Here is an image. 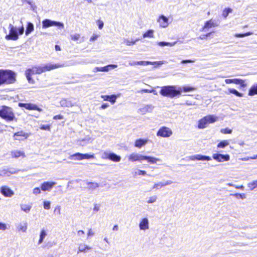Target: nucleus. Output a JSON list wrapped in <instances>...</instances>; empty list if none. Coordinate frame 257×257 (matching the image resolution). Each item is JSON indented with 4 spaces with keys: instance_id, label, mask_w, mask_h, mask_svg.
Instances as JSON below:
<instances>
[{
    "instance_id": "nucleus-1",
    "label": "nucleus",
    "mask_w": 257,
    "mask_h": 257,
    "mask_svg": "<svg viewBox=\"0 0 257 257\" xmlns=\"http://www.w3.org/2000/svg\"><path fill=\"white\" fill-rule=\"evenodd\" d=\"M86 60L81 59L79 61L71 60L69 65H65L64 64H56L48 63L45 65L35 66L33 67L32 69H29L26 71V76L29 83H34V81L31 78L32 74H40L48 71H51L53 69L63 67L67 66H74L76 64H87Z\"/></svg>"
},
{
    "instance_id": "nucleus-2",
    "label": "nucleus",
    "mask_w": 257,
    "mask_h": 257,
    "mask_svg": "<svg viewBox=\"0 0 257 257\" xmlns=\"http://www.w3.org/2000/svg\"><path fill=\"white\" fill-rule=\"evenodd\" d=\"M182 88L176 85H168L161 87L160 93L163 96L174 98L181 94Z\"/></svg>"
},
{
    "instance_id": "nucleus-3",
    "label": "nucleus",
    "mask_w": 257,
    "mask_h": 257,
    "mask_svg": "<svg viewBox=\"0 0 257 257\" xmlns=\"http://www.w3.org/2000/svg\"><path fill=\"white\" fill-rule=\"evenodd\" d=\"M128 160L131 162L136 161H147L151 164H156L158 162H161V160L159 158H155L152 156H147L139 154L137 153H133L129 155L127 157Z\"/></svg>"
},
{
    "instance_id": "nucleus-4",
    "label": "nucleus",
    "mask_w": 257,
    "mask_h": 257,
    "mask_svg": "<svg viewBox=\"0 0 257 257\" xmlns=\"http://www.w3.org/2000/svg\"><path fill=\"white\" fill-rule=\"evenodd\" d=\"M9 34L5 36L7 40L16 41L19 39V35H22L24 32V28L22 26L19 28L12 24L9 25Z\"/></svg>"
},
{
    "instance_id": "nucleus-5",
    "label": "nucleus",
    "mask_w": 257,
    "mask_h": 257,
    "mask_svg": "<svg viewBox=\"0 0 257 257\" xmlns=\"http://www.w3.org/2000/svg\"><path fill=\"white\" fill-rule=\"evenodd\" d=\"M15 74L10 70H0V85L5 83H12L15 81Z\"/></svg>"
},
{
    "instance_id": "nucleus-6",
    "label": "nucleus",
    "mask_w": 257,
    "mask_h": 257,
    "mask_svg": "<svg viewBox=\"0 0 257 257\" xmlns=\"http://www.w3.org/2000/svg\"><path fill=\"white\" fill-rule=\"evenodd\" d=\"M218 120V117L215 115H208L200 119L198 122V128L204 129L210 123H214Z\"/></svg>"
},
{
    "instance_id": "nucleus-7",
    "label": "nucleus",
    "mask_w": 257,
    "mask_h": 257,
    "mask_svg": "<svg viewBox=\"0 0 257 257\" xmlns=\"http://www.w3.org/2000/svg\"><path fill=\"white\" fill-rule=\"evenodd\" d=\"M0 116L9 121L13 120L15 118V115L12 109L5 106L0 107Z\"/></svg>"
},
{
    "instance_id": "nucleus-8",
    "label": "nucleus",
    "mask_w": 257,
    "mask_h": 257,
    "mask_svg": "<svg viewBox=\"0 0 257 257\" xmlns=\"http://www.w3.org/2000/svg\"><path fill=\"white\" fill-rule=\"evenodd\" d=\"M52 26H57L61 28H64V24L59 22L52 21L50 19H45L42 21V28L43 29H46Z\"/></svg>"
},
{
    "instance_id": "nucleus-9",
    "label": "nucleus",
    "mask_w": 257,
    "mask_h": 257,
    "mask_svg": "<svg viewBox=\"0 0 257 257\" xmlns=\"http://www.w3.org/2000/svg\"><path fill=\"white\" fill-rule=\"evenodd\" d=\"M173 134V132L171 128L166 126L161 127L157 133L158 137L163 138H169Z\"/></svg>"
},
{
    "instance_id": "nucleus-10",
    "label": "nucleus",
    "mask_w": 257,
    "mask_h": 257,
    "mask_svg": "<svg viewBox=\"0 0 257 257\" xmlns=\"http://www.w3.org/2000/svg\"><path fill=\"white\" fill-rule=\"evenodd\" d=\"M219 24L216 22V21L213 19H210L207 21H206L204 25V26L202 27L201 30H200L202 32H207L210 29L218 27Z\"/></svg>"
},
{
    "instance_id": "nucleus-11",
    "label": "nucleus",
    "mask_w": 257,
    "mask_h": 257,
    "mask_svg": "<svg viewBox=\"0 0 257 257\" xmlns=\"http://www.w3.org/2000/svg\"><path fill=\"white\" fill-rule=\"evenodd\" d=\"M0 192L6 197H11L14 195V192L7 186H2Z\"/></svg>"
},
{
    "instance_id": "nucleus-12",
    "label": "nucleus",
    "mask_w": 257,
    "mask_h": 257,
    "mask_svg": "<svg viewBox=\"0 0 257 257\" xmlns=\"http://www.w3.org/2000/svg\"><path fill=\"white\" fill-rule=\"evenodd\" d=\"M212 158L218 162L228 161L230 159V156L229 155H222L219 153L213 154Z\"/></svg>"
},
{
    "instance_id": "nucleus-13",
    "label": "nucleus",
    "mask_w": 257,
    "mask_h": 257,
    "mask_svg": "<svg viewBox=\"0 0 257 257\" xmlns=\"http://www.w3.org/2000/svg\"><path fill=\"white\" fill-rule=\"evenodd\" d=\"M56 184L55 182H44L41 185V188L43 191H50Z\"/></svg>"
},
{
    "instance_id": "nucleus-14",
    "label": "nucleus",
    "mask_w": 257,
    "mask_h": 257,
    "mask_svg": "<svg viewBox=\"0 0 257 257\" xmlns=\"http://www.w3.org/2000/svg\"><path fill=\"white\" fill-rule=\"evenodd\" d=\"M19 106L21 107H25L29 110H37L40 112L42 111L41 108H39L36 105L32 103H19Z\"/></svg>"
},
{
    "instance_id": "nucleus-15",
    "label": "nucleus",
    "mask_w": 257,
    "mask_h": 257,
    "mask_svg": "<svg viewBox=\"0 0 257 257\" xmlns=\"http://www.w3.org/2000/svg\"><path fill=\"white\" fill-rule=\"evenodd\" d=\"M168 21L169 20L166 17L161 15L159 17L157 22L159 23L160 27L165 28L169 25Z\"/></svg>"
},
{
    "instance_id": "nucleus-16",
    "label": "nucleus",
    "mask_w": 257,
    "mask_h": 257,
    "mask_svg": "<svg viewBox=\"0 0 257 257\" xmlns=\"http://www.w3.org/2000/svg\"><path fill=\"white\" fill-rule=\"evenodd\" d=\"M60 104L61 107H69L76 105V103H73L71 100L63 98L60 101Z\"/></svg>"
},
{
    "instance_id": "nucleus-17",
    "label": "nucleus",
    "mask_w": 257,
    "mask_h": 257,
    "mask_svg": "<svg viewBox=\"0 0 257 257\" xmlns=\"http://www.w3.org/2000/svg\"><path fill=\"white\" fill-rule=\"evenodd\" d=\"M29 136V134L23 131L16 133L14 135V138L16 140L22 141L26 139Z\"/></svg>"
},
{
    "instance_id": "nucleus-18",
    "label": "nucleus",
    "mask_w": 257,
    "mask_h": 257,
    "mask_svg": "<svg viewBox=\"0 0 257 257\" xmlns=\"http://www.w3.org/2000/svg\"><path fill=\"white\" fill-rule=\"evenodd\" d=\"M189 159L190 160H201V161H210L211 160V158L208 156H203L201 155H195L189 157Z\"/></svg>"
},
{
    "instance_id": "nucleus-19",
    "label": "nucleus",
    "mask_w": 257,
    "mask_h": 257,
    "mask_svg": "<svg viewBox=\"0 0 257 257\" xmlns=\"http://www.w3.org/2000/svg\"><path fill=\"white\" fill-rule=\"evenodd\" d=\"M11 156L13 158L18 159L20 157L24 158L26 157V155L24 152L21 150H14L11 152Z\"/></svg>"
},
{
    "instance_id": "nucleus-20",
    "label": "nucleus",
    "mask_w": 257,
    "mask_h": 257,
    "mask_svg": "<svg viewBox=\"0 0 257 257\" xmlns=\"http://www.w3.org/2000/svg\"><path fill=\"white\" fill-rule=\"evenodd\" d=\"M16 227L18 231L26 232L28 228V224L25 221L21 222L16 224Z\"/></svg>"
},
{
    "instance_id": "nucleus-21",
    "label": "nucleus",
    "mask_w": 257,
    "mask_h": 257,
    "mask_svg": "<svg viewBox=\"0 0 257 257\" xmlns=\"http://www.w3.org/2000/svg\"><path fill=\"white\" fill-rule=\"evenodd\" d=\"M149 220L147 218H143L140 223L139 228L141 230H145L149 229Z\"/></svg>"
},
{
    "instance_id": "nucleus-22",
    "label": "nucleus",
    "mask_w": 257,
    "mask_h": 257,
    "mask_svg": "<svg viewBox=\"0 0 257 257\" xmlns=\"http://www.w3.org/2000/svg\"><path fill=\"white\" fill-rule=\"evenodd\" d=\"M138 65H148L149 64L154 65L157 64L158 65H161L164 64V61H155V62H151V61H140L137 62Z\"/></svg>"
},
{
    "instance_id": "nucleus-23",
    "label": "nucleus",
    "mask_w": 257,
    "mask_h": 257,
    "mask_svg": "<svg viewBox=\"0 0 257 257\" xmlns=\"http://www.w3.org/2000/svg\"><path fill=\"white\" fill-rule=\"evenodd\" d=\"M148 142V139H138L135 142V146L138 148H141V147L145 146Z\"/></svg>"
},
{
    "instance_id": "nucleus-24",
    "label": "nucleus",
    "mask_w": 257,
    "mask_h": 257,
    "mask_svg": "<svg viewBox=\"0 0 257 257\" xmlns=\"http://www.w3.org/2000/svg\"><path fill=\"white\" fill-rule=\"evenodd\" d=\"M91 249V247L85 244L81 243L79 245L78 250L77 253H79L81 252H86L87 250H90Z\"/></svg>"
},
{
    "instance_id": "nucleus-25",
    "label": "nucleus",
    "mask_w": 257,
    "mask_h": 257,
    "mask_svg": "<svg viewBox=\"0 0 257 257\" xmlns=\"http://www.w3.org/2000/svg\"><path fill=\"white\" fill-rule=\"evenodd\" d=\"M117 67V65L110 64L107 66L100 67V71L101 72H108L111 69H114Z\"/></svg>"
},
{
    "instance_id": "nucleus-26",
    "label": "nucleus",
    "mask_w": 257,
    "mask_h": 257,
    "mask_svg": "<svg viewBox=\"0 0 257 257\" xmlns=\"http://www.w3.org/2000/svg\"><path fill=\"white\" fill-rule=\"evenodd\" d=\"M47 234L46 231L44 229L41 230L40 234V238L38 240V244L40 245L43 242V240L45 237L47 236Z\"/></svg>"
},
{
    "instance_id": "nucleus-27",
    "label": "nucleus",
    "mask_w": 257,
    "mask_h": 257,
    "mask_svg": "<svg viewBox=\"0 0 257 257\" xmlns=\"http://www.w3.org/2000/svg\"><path fill=\"white\" fill-rule=\"evenodd\" d=\"M177 43V42H158L157 44L161 47H164V46H169V47H172L174 46Z\"/></svg>"
},
{
    "instance_id": "nucleus-28",
    "label": "nucleus",
    "mask_w": 257,
    "mask_h": 257,
    "mask_svg": "<svg viewBox=\"0 0 257 257\" xmlns=\"http://www.w3.org/2000/svg\"><path fill=\"white\" fill-rule=\"evenodd\" d=\"M69 159L72 160H82V154L80 153H75L73 155H71L69 157Z\"/></svg>"
},
{
    "instance_id": "nucleus-29",
    "label": "nucleus",
    "mask_w": 257,
    "mask_h": 257,
    "mask_svg": "<svg viewBox=\"0 0 257 257\" xmlns=\"http://www.w3.org/2000/svg\"><path fill=\"white\" fill-rule=\"evenodd\" d=\"M109 160L115 162H118L120 161L121 157L113 153H110Z\"/></svg>"
},
{
    "instance_id": "nucleus-30",
    "label": "nucleus",
    "mask_w": 257,
    "mask_h": 257,
    "mask_svg": "<svg viewBox=\"0 0 257 257\" xmlns=\"http://www.w3.org/2000/svg\"><path fill=\"white\" fill-rule=\"evenodd\" d=\"M233 83L239 84L241 87H245L246 86L245 80L240 79H233Z\"/></svg>"
},
{
    "instance_id": "nucleus-31",
    "label": "nucleus",
    "mask_w": 257,
    "mask_h": 257,
    "mask_svg": "<svg viewBox=\"0 0 257 257\" xmlns=\"http://www.w3.org/2000/svg\"><path fill=\"white\" fill-rule=\"evenodd\" d=\"M257 94V84L253 85L249 90L248 95L250 96Z\"/></svg>"
},
{
    "instance_id": "nucleus-32",
    "label": "nucleus",
    "mask_w": 257,
    "mask_h": 257,
    "mask_svg": "<svg viewBox=\"0 0 257 257\" xmlns=\"http://www.w3.org/2000/svg\"><path fill=\"white\" fill-rule=\"evenodd\" d=\"M154 30H149L148 31H147L146 32H145L144 34H143V37L144 38H153L154 37Z\"/></svg>"
},
{
    "instance_id": "nucleus-33",
    "label": "nucleus",
    "mask_w": 257,
    "mask_h": 257,
    "mask_svg": "<svg viewBox=\"0 0 257 257\" xmlns=\"http://www.w3.org/2000/svg\"><path fill=\"white\" fill-rule=\"evenodd\" d=\"M247 187L251 191L257 188V179L248 183Z\"/></svg>"
},
{
    "instance_id": "nucleus-34",
    "label": "nucleus",
    "mask_w": 257,
    "mask_h": 257,
    "mask_svg": "<svg viewBox=\"0 0 257 257\" xmlns=\"http://www.w3.org/2000/svg\"><path fill=\"white\" fill-rule=\"evenodd\" d=\"M20 206L21 210L26 213L29 212L32 208L31 205L27 204H21Z\"/></svg>"
},
{
    "instance_id": "nucleus-35",
    "label": "nucleus",
    "mask_w": 257,
    "mask_h": 257,
    "mask_svg": "<svg viewBox=\"0 0 257 257\" xmlns=\"http://www.w3.org/2000/svg\"><path fill=\"white\" fill-rule=\"evenodd\" d=\"M229 142L228 140H223L220 142L217 145L218 148H224L225 147L229 145Z\"/></svg>"
},
{
    "instance_id": "nucleus-36",
    "label": "nucleus",
    "mask_w": 257,
    "mask_h": 257,
    "mask_svg": "<svg viewBox=\"0 0 257 257\" xmlns=\"http://www.w3.org/2000/svg\"><path fill=\"white\" fill-rule=\"evenodd\" d=\"M34 30V25L31 23H28L27 29L26 31V35L28 36L30 33H31Z\"/></svg>"
},
{
    "instance_id": "nucleus-37",
    "label": "nucleus",
    "mask_w": 257,
    "mask_h": 257,
    "mask_svg": "<svg viewBox=\"0 0 257 257\" xmlns=\"http://www.w3.org/2000/svg\"><path fill=\"white\" fill-rule=\"evenodd\" d=\"M88 188L89 189H95L99 187V184L95 182H88L87 183Z\"/></svg>"
},
{
    "instance_id": "nucleus-38",
    "label": "nucleus",
    "mask_w": 257,
    "mask_h": 257,
    "mask_svg": "<svg viewBox=\"0 0 257 257\" xmlns=\"http://www.w3.org/2000/svg\"><path fill=\"white\" fill-rule=\"evenodd\" d=\"M157 198H158V197L156 195H153V196H150L148 198L147 203L148 204L154 203L156 202Z\"/></svg>"
},
{
    "instance_id": "nucleus-39",
    "label": "nucleus",
    "mask_w": 257,
    "mask_h": 257,
    "mask_svg": "<svg viewBox=\"0 0 257 257\" xmlns=\"http://www.w3.org/2000/svg\"><path fill=\"white\" fill-rule=\"evenodd\" d=\"M228 90L230 93L234 94L238 97H242L243 96V94L242 93H239L234 89L229 88Z\"/></svg>"
},
{
    "instance_id": "nucleus-40",
    "label": "nucleus",
    "mask_w": 257,
    "mask_h": 257,
    "mask_svg": "<svg viewBox=\"0 0 257 257\" xmlns=\"http://www.w3.org/2000/svg\"><path fill=\"white\" fill-rule=\"evenodd\" d=\"M232 9L230 8H226L225 9L222 13V16L224 18H226V17L228 16V14L232 12Z\"/></svg>"
},
{
    "instance_id": "nucleus-41",
    "label": "nucleus",
    "mask_w": 257,
    "mask_h": 257,
    "mask_svg": "<svg viewBox=\"0 0 257 257\" xmlns=\"http://www.w3.org/2000/svg\"><path fill=\"white\" fill-rule=\"evenodd\" d=\"M82 160L94 159L95 158L94 154H82Z\"/></svg>"
},
{
    "instance_id": "nucleus-42",
    "label": "nucleus",
    "mask_w": 257,
    "mask_h": 257,
    "mask_svg": "<svg viewBox=\"0 0 257 257\" xmlns=\"http://www.w3.org/2000/svg\"><path fill=\"white\" fill-rule=\"evenodd\" d=\"M163 187H164L163 182H158V183H155L152 189H155V190H159Z\"/></svg>"
},
{
    "instance_id": "nucleus-43",
    "label": "nucleus",
    "mask_w": 257,
    "mask_h": 257,
    "mask_svg": "<svg viewBox=\"0 0 257 257\" xmlns=\"http://www.w3.org/2000/svg\"><path fill=\"white\" fill-rule=\"evenodd\" d=\"M253 33L252 32H247V33H244V34H235L234 35V37L242 38V37H246V36L251 35Z\"/></svg>"
},
{
    "instance_id": "nucleus-44",
    "label": "nucleus",
    "mask_w": 257,
    "mask_h": 257,
    "mask_svg": "<svg viewBox=\"0 0 257 257\" xmlns=\"http://www.w3.org/2000/svg\"><path fill=\"white\" fill-rule=\"evenodd\" d=\"M137 41H138V40H133L125 39L124 40V43L127 46H131L132 45H134Z\"/></svg>"
},
{
    "instance_id": "nucleus-45",
    "label": "nucleus",
    "mask_w": 257,
    "mask_h": 257,
    "mask_svg": "<svg viewBox=\"0 0 257 257\" xmlns=\"http://www.w3.org/2000/svg\"><path fill=\"white\" fill-rule=\"evenodd\" d=\"M117 97V96L114 94L109 95L108 101L110 102L111 104H114L116 101Z\"/></svg>"
},
{
    "instance_id": "nucleus-46",
    "label": "nucleus",
    "mask_w": 257,
    "mask_h": 257,
    "mask_svg": "<svg viewBox=\"0 0 257 257\" xmlns=\"http://www.w3.org/2000/svg\"><path fill=\"white\" fill-rule=\"evenodd\" d=\"M70 38L72 40L77 41L80 38V35L79 34L75 33L70 35Z\"/></svg>"
},
{
    "instance_id": "nucleus-47",
    "label": "nucleus",
    "mask_w": 257,
    "mask_h": 257,
    "mask_svg": "<svg viewBox=\"0 0 257 257\" xmlns=\"http://www.w3.org/2000/svg\"><path fill=\"white\" fill-rule=\"evenodd\" d=\"M110 153L108 151L104 152L101 156V158L103 159H109Z\"/></svg>"
},
{
    "instance_id": "nucleus-48",
    "label": "nucleus",
    "mask_w": 257,
    "mask_h": 257,
    "mask_svg": "<svg viewBox=\"0 0 257 257\" xmlns=\"http://www.w3.org/2000/svg\"><path fill=\"white\" fill-rule=\"evenodd\" d=\"M1 176H9V170L3 169L0 170V177Z\"/></svg>"
},
{
    "instance_id": "nucleus-49",
    "label": "nucleus",
    "mask_w": 257,
    "mask_h": 257,
    "mask_svg": "<svg viewBox=\"0 0 257 257\" xmlns=\"http://www.w3.org/2000/svg\"><path fill=\"white\" fill-rule=\"evenodd\" d=\"M7 229H9L8 225L5 223L0 222V230L5 231Z\"/></svg>"
},
{
    "instance_id": "nucleus-50",
    "label": "nucleus",
    "mask_w": 257,
    "mask_h": 257,
    "mask_svg": "<svg viewBox=\"0 0 257 257\" xmlns=\"http://www.w3.org/2000/svg\"><path fill=\"white\" fill-rule=\"evenodd\" d=\"M220 132L224 134H230L232 133V130L231 129L228 128H222V129H221Z\"/></svg>"
},
{
    "instance_id": "nucleus-51",
    "label": "nucleus",
    "mask_w": 257,
    "mask_h": 257,
    "mask_svg": "<svg viewBox=\"0 0 257 257\" xmlns=\"http://www.w3.org/2000/svg\"><path fill=\"white\" fill-rule=\"evenodd\" d=\"M195 89V88L192 87H189V86H184L182 88V90H183V91L185 92L191 91L194 90Z\"/></svg>"
},
{
    "instance_id": "nucleus-52",
    "label": "nucleus",
    "mask_w": 257,
    "mask_h": 257,
    "mask_svg": "<svg viewBox=\"0 0 257 257\" xmlns=\"http://www.w3.org/2000/svg\"><path fill=\"white\" fill-rule=\"evenodd\" d=\"M50 207H51V203L50 201H44V208L45 209H50Z\"/></svg>"
},
{
    "instance_id": "nucleus-53",
    "label": "nucleus",
    "mask_w": 257,
    "mask_h": 257,
    "mask_svg": "<svg viewBox=\"0 0 257 257\" xmlns=\"http://www.w3.org/2000/svg\"><path fill=\"white\" fill-rule=\"evenodd\" d=\"M232 195L236 196L237 198H240L242 199H244L246 198V195L245 194H239V193H235L232 194Z\"/></svg>"
},
{
    "instance_id": "nucleus-54",
    "label": "nucleus",
    "mask_w": 257,
    "mask_h": 257,
    "mask_svg": "<svg viewBox=\"0 0 257 257\" xmlns=\"http://www.w3.org/2000/svg\"><path fill=\"white\" fill-rule=\"evenodd\" d=\"M94 235V232L92 230L91 228H89L88 230V232L87 233V238H88L89 237L93 236Z\"/></svg>"
},
{
    "instance_id": "nucleus-55",
    "label": "nucleus",
    "mask_w": 257,
    "mask_h": 257,
    "mask_svg": "<svg viewBox=\"0 0 257 257\" xmlns=\"http://www.w3.org/2000/svg\"><path fill=\"white\" fill-rule=\"evenodd\" d=\"M33 193L35 195L39 194L41 193V190L39 188L36 187L33 189Z\"/></svg>"
},
{
    "instance_id": "nucleus-56",
    "label": "nucleus",
    "mask_w": 257,
    "mask_h": 257,
    "mask_svg": "<svg viewBox=\"0 0 257 257\" xmlns=\"http://www.w3.org/2000/svg\"><path fill=\"white\" fill-rule=\"evenodd\" d=\"M149 108H150V106L147 105V106L144 107V108L140 109V111H141L143 113H145V112L148 111V109Z\"/></svg>"
},
{
    "instance_id": "nucleus-57",
    "label": "nucleus",
    "mask_w": 257,
    "mask_h": 257,
    "mask_svg": "<svg viewBox=\"0 0 257 257\" xmlns=\"http://www.w3.org/2000/svg\"><path fill=\"white\" fill-rule=\"evenodd\" d=\"M100 209V205L97 204H94L93 210L94 212H98Z\"/></svg>"
},
{
    "instance_id": "nucleus-58",
    "label": "nucleus",
    "mask_w": 257,
    "mask_h": 257,
    "mask_svg": "<svg viewBox=\"0 0 257 257\" xmlns=\"http://www.w3.org/2000/svg\"><path fill=\"white\" fill-rule=\"evenodd\" d=\"M195 62V59L194 60H183L181 61V63H194Z\"/></svg>"
},
{
    "instance_id": "nucleus-59",
    "label": "nucleus",
    "mask_w": 257,
    "mask_h": 257,
    "mask_svg": "<svg viewBox=\"0 0 257 257\" xmlns=\"http://www.w3.org/2000/svg\"><path fill=\"white\" fill-rule=\"evenodd\" d=\"M40 128L43 130H50V126L49 125H42Z\"/></svg>"
},
{
    "instance_id": "nucleus-60",
    "label": "nucleus",
    "mask_w": 257,
    "mask_h": 257,
    "mask_svg": "<svg viewBox=\"0 0 257 257\" xmlns=\"http://www.w3.org/2000/svg\"><path fill=\"white\" fill-rule=\"evenodd\" d=\"M98 36L95 34H93V36L90 38V41H95L98 38Z\"/></svg>"
},
{
    "instance_id": "nucleus-61",
    "label": "nucleus",
    "mask_w": 257,
    "mask_h": 257,
    "mask_svg": "<svg viewBox=\"0 0 257 257\" xmlns=\"http://www.w3.org/2000/svg\"><path fill=\"white\" fill-rule=\"evenodd\" d=\"M19 170H15L14 169H10V170H9V176L11 175V174H16L18 172Z\"/></svg>"
},
{
    "instance_id": "nucleus-62",
    "label": "nucleus",
    "mask_w": 257,
    "mask_h": 257,
    "mask_svg": "<svg viewBox=\"0 0 257 257\" xmlns=\"http://www.w3.org/2000/svg\"><path fill=\"white\" fill-rule=\"evenodd\" d=\"M154 91H155L154 89L149 90V89H144L141 90V92H146V93H152V92H154Z\"/></svg>"
},
{
    "instance_id": "nucleus-63",
    "label": "nucleus",
    "mask_w": 257,
    "mask_h": 257,
    "mask_svg": "<svg viewBox=\"0 0 257 257\" xmlns=\"http://www.w3.org/2000/svg\"><path fill=\"white\" fill-rule=\"evenodd\" d=\"M84 233V231L82 230H78L77 232V235L80 237H82Z\"/></svg>"
},
{
    "instance_id": "nucleus-64",
    "label": "nucleus",
    "mask_w": 257,
    "mask_h": 257,
    "mask_svg": "<svg viewBox=\"0 0 257 257\" xmlns=\"http://www.w3.org/2000/svg\"><path fill=\"white\" fill-rule=\"evenodd\" d=\"M63 118V116L62 115H56L53 117L54 119H62Z\"/></svg>"
}]
</instances>
